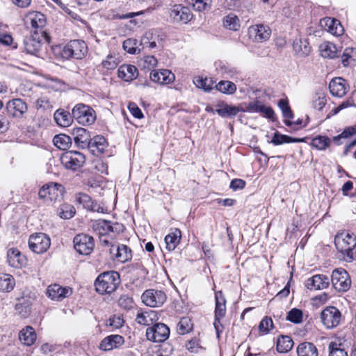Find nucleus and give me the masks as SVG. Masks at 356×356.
Listing matches in <instances>:
<instances>
[{"mask_svg":"<svg viewBox=\"0 0 356 356\" xmlns=\"http://www.w3.org/2000/svg\"><path fill=\"white\" fill-rule=\"evenodd\" d=\"M337 250L346 262L356 261V236L349 232L338 233L334 238Z\"/></svg>","mask_w":356,"mask_h":356,"instance_id":"nucleus-1","label":"nucleus"},{"mask_svg":"<svg viewBox=\"0 0 356 356\" xmlns=\"http://www.w3.org/2000/svg\"><path fill=\"white\" fill-rule=\"evenodd\" d=\"M120 283V277L118 272H104L96 279L95 287L96 291L99 294H109L116 290Z\"/></svg>","mask_w":356,"mask_h":356,"instance_id":"nucleus-2","label":"nucleus"},{"mask_svg":"<svg viewBox=\"0 0 356 356\" xmlns=\"http://www.w3.org/2000/svg\"><path fill=\"white\" fill-rule=\"evenodd\" d=\"M88 52V47L83 40H71L63 47L61 51L63 58L68 59L70 58L75 59H82Z\"/></svg>","mask_w":356,"mask_h":356,"instance_id":"nucleus-3","label":"nucleus"},{"mask_svg":"<svg viewBox=\"0 0 356 356\" xmlns=\"http://www.w3.org/2000/svg\"><path fill=\"white\" fill-rule=\"evenodd\" d=\"M64 193V187L58 183L50 182L44 184L39 191L40 199L45 202H54L60 200Z\"/></svg>","mask_w":356,"mask_h":356,"instance_id":"nucleus-4","label":"nucleus"},{"mask_svg":"<svg viewBox=\"0 0 356 356\" xmlns=\"http://www.w3.org/2000/svg\"><path fill=\"white\" fill-rule=\"evenodd\" d=\"M72 115L78 123L83 125H90L96 119L95 111L83 104H76L72 109Z\"/></svg>","mask_w":356,"mask_h":356,"instance_id":"nucleus-5","label":"nucleus"},{"mask_svg":"<svg viewBox=\"0 0 356 356\" xmlns=\"http://www.w3.org/2000/svg\"><path fill=\"white\" fill-rule=\"evenodd\" d=\"M42 39L49 42V36L44 31H41L40 33H38V31H34L30 37L26 38L24 40L26 51L30 54L38 55L42 49Z\"/></svg>","mask_w":356,"mask_h":356,"instance_id":"nucleus-6","label":"nucleus"},{"mask_svg":"<svg viewBox=\"0 0 356 356\" xmlns=\"http://www.w3.org/2000/svg\"><path fill=\"white\" fill-rule=\"evenodd\" d=\"M170 336V328L164 323H157L147 327L146 337L149 341L161 343L166 341Z\"/></svg>","mask_w":356,"mask_h":356,"instance_id":"nucleus-7","label":"nucleus"},{"mask_svg":"<svg viewBox=\"0 0 356 356\" xmlns=\"http://www.w3.org/2000/svg\"><path fill=\"white\" fill-rule=\"evenodd\" d=\"M60 161L63 165L72 170H76L85 163V156L76 151H69L62 154Z\"/></svg>","mask_w":356,"mask_h":356,"instance_id":"nucleus-8","label":"nucleus"},{"mask_svg":"<svg viewBox=\"0 0 356 356\" xmlns=\"http://www.w3.org/2000/svg\"><path fill=\"white\" fill-rule=\"evenodd\" d=\"M321 320L326 328L333 329L339 325L341 313L335 307H327L321 313Z\"/></svg>","mask_w":356,"mask_h":356,"instance_id":"nucleus-9","label":"nucleus"},{"mask_svg":"<svg viewBox=\"0 0 356 356\" xmlns=\"http://www.w3.org/2000/svg\"><path fill=\"white\" fill-rule=\"evenodd\" d=\"M50 245L49 237L44 233L31 234L29 239L30 249L37 254L45 252L49 248Z\"/></svg>","mask_w":356,"mask_h":356,"instance_id":"nucleus-10","label":"nucleus"},{"mask_svg":"<svg viewBox=\"0 0 356 356\" xmlns=\"http://www.w3.org/2000/svg\"><path fill=\"white\" fill-rule=\"evenodd\" d=\"M334 288L340 292L347 291L351 285V280L347 271L343 268L333 270L331 277Z\"/></svg>","mask_w":356,"mask_h":356,"instance_id":"nucleus-11","label":"nucleus"},{"mask_svg":"<svg viewBox=\"0 0 356 356\" xmlns=\"http://www.w3.org/2000/svg\"><path fill=\"white\" fill-rule=\"evenodd\" d=\"M74 249L80 254L89 255L94 250L95 241L92 236L86 234H79L73 240Z\"/></svg>","mask_w":356,"mask_h":356,"instance_id":"nucleus-12","label":"nucleus"},{"mask_svg":"<svg viewBox=\"0 0 356 356\" xmlns=\"http://www.w3.org/2000/svg\"><path fill=\"white\" fill-rule=\"evenodd\" d=\"M141 298L143 302L147 306L156 307L163 305L167 297L163 291L148 289L142 294Z\"/></svg>","mask_w":356,"mask_h":356,"instance_id":"nucleus-13","label":"nucleus"},{"mask_svg":"<svg viewBox=\"0 0 356 356\" xmlns=\"http://www.w3.org/2000/svg\"><path fill=\"white\" fill-rule=\"evenodd\" d=\"M170 15L174 21L181 22L183 24L188 23L193 17L191 9L188 7L181 4H176L173 6L170 10Z\"/></svg>","mask_w":356,"mask_h":356,"instance_id":"nucleus-14","label":"nucleus"},{"mask_svg":"<svg viewBox=\"0 0 356 356\" xmlns=\"http://www.w3.org/2000/svg\"><path fill=\"white\" fill-rule=\"evenodd\" d=\"M329 89L333 96L342 97L349 90V85L346 79L341 77H335L330 82Z\"/></svg>","mask_w":356,"mask_h":356,"instance_id":"nucleus-15","label":"nucleus"},{"mask_svg":"<svg viewBox=\"0 0 356 356\" xmlns=\"http://www.w3.org/2000/svg\"><path fill=\"white\" fill-rule=\"evenodd\" d=\"M6 110L8 115L21 118L27 111V106L22 99H14L6 104Z\"/></svg>","mask_w":356,"mask_h":356,"instance_id":"nucleus-16","label":"nucleus"},{"mask_svg":"<svg viewBox=\"0 0 356 356\" xmlns=\"http://www.w3.org/2000/svg\"><path fill=\"white\" fill-rule=\"evenodd\" d=\"M124 343V339L119 334L107 336L99 343V348L104 351H110L120 348Z\"/></svg>","mask_w":356,"mask_h":356,"instance_id":"nucleus-17","label":"nucleus"},{"mask_svg":"<svg viewBox=\"0 0 356 356\" xmlns=\"http://www.w3.org/2000/svg\"><path fill=\"white\" fill-rule=\"evenodd\" d=\"M72 135L76 145L81 149L88 148L90 140V133L84 128L76 127L72 129Z\"/></svg>","mask_w":356,"mask_h":356,"instance_id":"nucleus-18","label":"nucleus"},{"mask_svg":"<svg viewBox=\"0 0 356 356\" xmlns=\"http://www.w3.org/2000/svg\"><path fill=\"white\" fill-rule=\"evenodd\" d=\"M72 294L69 287H62L58 284L49 285L47 289V295L53 300L60 301Z\"/></svg>","mask_w":356,"mask_h":356,"instance_id":"nucleus-19","label":"nucleus"},{"mask_svg":"<svg viewBox=\"0 0 356 356\" xmlns=\"http://www.w3.org/2000/svg\"><path fill=\"white\" fill-rule=\"evenodd\" d=\"M110 253L115 255V259L122 263H125L132 258L131 250L126 245H112Z\"/></svg>","mask_w":356,"mask_h":356,"instance_id":"nucleus-20","label":"nucleus"},{"mask_svg":"<svg viewBox=\"0 0 356 356\" xmlns=\"http://www.w3.org/2000/svg\"><path fill=\"white\" fill-rule=\"evenodd\" d=\"M150 79L159 84L167 85L175 81V76L170 70L162 69L159 71L153 70L149 75Z\"/></svg>","mask_w":356,"mask_h":356,"instance_id":"nucleus-21","label":"nucleus"},{"mask_svg":"<svg viewBox=\"0 0 356 356\" xmlns=\"http://www.w3.org/2000/svg\"><path fill=\"white\" fill-rule=\"evenodd\" d=\"M7 262L10 266L19 268L26 263V259L17 248H10L7 252Z\"/></svg>","mask_w":356,"mask_h":356,"instance_id":"nucleus-22","label":"nucleus"},{"mask_svg":"<svg viewBox=\"0 0 356 356\" xmlns=\"http://www.w3.org/2000/svg\"><path fill=\"white\" fill-rule=\"evenodd\" d=\"M329 278L324 275H315L307 280L305 286L309 290H322L329 286Z\"/></svg>","mask_w":356,"mask_h":356,"instance_id":"nucleus-23","label":"nucleus"},{"mask_svg":"<svg viewBox=\"0 0 356 356\" xmlns=\"http://www.w3.org/2000/svg\"><path fill=\"white\" fill-rule=\"evenodd\" d=\"M321 26L327 32L337 36H339L343 33V28L339 21L331 17H325L321 20Z\"/></svg>","mask_w":356,"mask_h":356,"instance_id":"nucleus-24","label":"nucleus"},{"mask_svg":"<svg viewBox=\"0 0 356 356\" xmlns=\"http://www.w3.org/2000/svg\"><path fill=\"white\" fill-rule=\"evenodd\" d=\"M108 147V143L102 136H95L91 138L90 143L88 147L90 152L95 156H99L104 153Z\"/></svg>","mask_w":356,"mask_h":356,"instance_id":"nucleus-25","label":"nucleus"},{"mask_svg":"<svg viewBox=\"0 0 356 356\" xmlns=\"http://www.w3.org/2000/svg\"><path fill=\"white\" fill-rule=\"evenodd\" d=\"M26 23L29 22L32 29L40 33L45 26L46 17L40 12H31L26 15Z\"/></svg>","mask_w":356,"mask_h":356,"instance_id":"nucleus-26","label":"nucleus"},{"mask_svg":"<svg viewBox=\"0 0 356 356\" xmlns=\"http://www.w3.org/2000/svg\"><path fill=\"white\" fill-rule=\"evenodd\" d=\"M249 33L254 34V40L257 42H263L270 38L271 30L266 25L257 24L250 28Z\"/></svg>","mask_w":356,"mask_h":356,"instance_id":"nucleus-27","label":"nucleus"},{"mask_svg":"<svg viewBox=\"0 0 356 356\" xmlns=\"http://www.w3.org/2000/svg\"><path fill=\"white\" fill-rule=\"evenodd\" d=\"M118 77L125 81H131L138 76L136 67L132 65H122L118 70Z\"/></svg>","mask_w":356,"mask_h":356,"instance_id":"nucleus-28","label":"nucleus"},{"mask_svg":"<svg viewBox=\"0 0 356 356\" xmlns=\"http://www.w3.org/2000/svg\"><path fill=\"white\" fill-rule=\"evenodd\" d=\"M298 356H318L319 353L315 344L309 341L300 343L296 347Z\"/></svg>","mask_w":356,"mask_h":356,"instance_id":"nucleus-29","label":"nucleus"},{"mask_svg":"<svg viewBox=\"0 0 356 356\" xmlns=\"http://www.w3.org/2000/svg\"><path fill=\"white\" fill-rule=\"evenodd\" d=\"M159 319L156 312L149 310L138 312L136 315V321L140 325L149 326Z\"/></svg>","mask_w":356,"mask_h":356,"instance_id":"nucleus-30","label":"nucleus"},{"mask_svg":"<svg viewBox=\"0 0 356 356\" xmlns=\"http://www.w3.org/2000/svg\"><path fill=\"white\" fill-rule=\"evenodd\" d=\"M181 237V232L179 229L174 228L171 229L165 237V243L166 244V249L169 251L174 250L177 245L179 243Z\"/></svg>","mask_w":356,"mask_h":356,"instance_id":"nucleus-31","label":"nucleus"},{"mask_svg":"<svg viewBox=\"0 0 356 356\" xmlns=\"http://www.w3.org/2000/svg\"><path fill=\"white\" fill-rule=\"evenodd\" d=\"M36 337L35 330L31 326L25 327L19 333L20 341L27 346L33 345L36 340Z\"/></svg>","mask_w":356,"mask_h":356,"instance_id":"nucleus-32","label":"nucleus"},{"mask_svg":"<svg viewBox=\"0 0 356 356\" xmlns=\"http://www.w3.org/2000/svg\"><path fill=\"white\" fill-rule=\"evenodd\" d=\"M219 107L216 110V112L222 118H228L235 117L241 109L235 106L229 105L224 102H222L221 104H218Z\"/></svg>","mask_w":356,"mask_h":356,"instance_id":"nucleus-33","label":"nucleus"},{"mask_svg":"<svg viewBox=\"0 0 356 356\" xmlns=\"http://www.w3.org/2000/svg\"><path fill=\"white\" fill-rule=\"evenodd\" d=\"M75 202L81 205L84 209L93 211H99V208H97L96 204L94 203L91 197L83 193H78L75 195Z\"/></svg>","mask_w":356,"mask_h":356,"instance_id":"nucleus-34","label":"nucleus"},{"mask_svg":"<svg viewBox=\"0 0 356 356\" xmlns=\"http://www.w3.org/2000/svg\"><path fill=\"white\" fill-rule=\"evenodd\" d=\"M54 117L57 124L63 127H69L72 124L74 118L72 115L68 111L60 109L57 110L54 113Z\"/></svg>","mask_w":356,"mask_h":356,"instance_id":"nucleus-35","label":"nucleus"},{"mask_svg":"<svg viewBox=\"0 0 356 356\" xmlns=\"http://www.w3.org/2000/svg\"><path fill=\"white\" fill-rule=\"evenodd\" d=\"M15 309L24 317L27 316L31 312V301L29 297H17Z\"/></svg>","mask_w":356,"mask_h":356,"instance_id":"nucleus-36","label":"nucleus"},{"mask_svg":"<svg viewBox=\"0 0 356 356\" xmlns=\"http://www.w3.org/2000/svg\"><path fill=\"white\" fill-rule=\"evenodd\" d=\"M216 308L215 316L217 318H222L226 312V300L222 291H217L215 294Z\"/></svg>","mask_w":356,"mask_h":356,"instance_id":"nucleus-37","label":"nucleus"},{"mask_svg":"<svg viewBox=\"0 0 356 356\" xmlns=\"http://www.w3.org/2000/svg\"><path fill=\"white\" fill-rule=\"evenodd\" d=\"M293 344V341L291 337L281 335L277 339L276 348L279 353H286L292 349Z\"/></svg>","mask_w":356,"mask_h":356,"instance_id":"nucleus-38","label":"nucleus"},{"mask_svg":"<svg viewBox=\"0 0 356 356\" xmlns=\"http://www.w3.org/2000/svg\"><path fill=\"white\" fill-rule=\"evenodd\" d=\"M15 285V279L11 275L0 273V292H10Z\"/></svg>","mask_w":356,"mask_h":356,"instance_id":"nucleus-39","label":"nucleus"},{"mask_svg":"<svg viewBox=\"0 0 356 356\" xmlns=\"http://www.w3.org/2000/svg\"><path fill=\"white\" fill-rule=\"evenodd\" d=\"M159 35L156 30H149L141 39V44L148 47L150 49L156 47L157 41H159Z\"/></svg>","mask_w":356,"mask_h":356,"instance_id":"nucleus-40","label":"nucleus"},{"mask_svg":"<svg viewBox=\"0 0 356 356\" xmlns=\"http://www.w3.org/2000/svg\"><path fill=\"white\" fill-rule=\"evenodd\" d=\"M92 228L95 232L100 236H104L110 233V221L105 220H95L92 224Z\"/></svg>","mask_w":356,"mask_h":356,"instance_id":"nucleus-41","label":"nucleus"},{"mask_svg":"<svg viewBox=\"0 0 356 356\" xmlns=\"http://www.w3.org/2000/svg\"><path fill=\"white\" fill-rule=\"evenodd\" d=\"M53 143L54 145L60 149L65 150L70 147L72 139L69 136L60 134L54 137Z\"/></svg>","mask_w":356,"mask_h":356,"instance_id":"nucleus-42","label":"nucleus"},{"mask_svg":"<svg viewBox=\"0 0 356 356\" xmlns=\"http://www.w3.org/2000/svg\"><path fill=\"white\" fill-rule=\"evenodd\" d=\"M302 141V139L293 138L286 135L281 134L278 132H275L272 138L270 143L275 145H280L284 143H300Z\"/></svg>","mask_w":356,"mask_h":356,"instance_id":"nucleus-43","label":"nucleus"},{"mask_svg":"<svg viewBox=\"0 0 356 356\" xmlns=\"http://www.w3.org/2000/svg\"><path fill=\"white\" fill-rule=\"evenodd\" d=\"M293 50L296 54L300 57H305L307 56L311 49V47L307 40H296L293 44Z\"/></svg>","mask_w":356,"mask_h":356,"instance_id":"nucleus-44","label":"nucleus"},{"mask_svg":"<svg viewBox=\"0 0 356 356\" xmlns=\"http://www.w3.org/2000/svg\"><path fill=\"white\" fill-rule=\"evenodd\" d=\"M321 54L324 58H334L337 56L338 49L332 42H325L321 45Z\"/></svg>","mask_w":356,"mask_h":356,"instance_id":"nucleus-45","label":"nucleus"},{"mask_svg":"<svg viewBox=\"0 0 356 356\" xmlns=\"http://www.w3.org/2000/svg\"><path fill=\"white\" fill-rule=\"evenodd\" d=\"M214 88L225 95H233L236 91V86L229 81H220L215 85Z\"/></svg>","mask_w":356,"mask_h":356,"instance_id":"nucleus-46","label":"nucleus"},{"mask_svg":"<svg viewBox=\"0 0 356 356\" xmlns=\"http://www.w3.org/2000/svg\"><path fill=\"white\" fill-rule=\"evenodd\" d=\"M331 145V140L325 136H317L312 140V145L318 150H325Z\"/></svg>","mask_w":356,"mask_h":356,"instance_id":"nucleus-47","label":"nucleus"},{"mask_svg":"<svg viewBox=\"0 0 356 356\" xmlns=\"http://www.w3.org/2000/svg\"><path fill=\"white\" fill-rule=\"evenodd\" d=\"M58 215L63 219H70L76 213L75 208L70 204H63L58 208Z\"/></svg>","mask_w":356,"mask_h":356,"instance_id":"nucleus-48","label":"nucleus"},{"mask_svg":"<svg viewBox=\"0 0 356 356\" xmlns=\"http://www.w3.org/2000/svg\"><path fill=\"white\" fill-rule=\"evenodd\" d=\"M193 83L197 88H201L205 92H210L213 88H215L213 86V81L211 79L197 76L193 80Z\"/></svg>","mask_w":356,"mask_h":356,"instance_id":"nucleus-49","label":"nucleus"},{"mask_svg":"<svg viewBox=\"0 0 356 356\" xmlns=\"http://www.w3.org/2000/svg\"><path fill=\"white\" fill-rule=\"evenodd\" d=\"M193 330V323L190 318L182 317L177 325V331L179 334H186Z\"/></svg>","mask_w":356,"mask_h":356,"instance_id":"nucleus-50","label":"nucleus"},{"mask_svg":"<svg viewBox=\"0 0 356 356\" xmlns=\"http://www.w3.org/2000/svg\"><path fill=\"white\" fill-rule=\"evenodd\" d=\"M188 3L199 12H202L211 8L212 0H186Z\"/></svg>","mask_w":356,"mask_h":356,"instance_id":"nucleus-51","label":"nucleus"},{"mask_svg":"<svg viewBox=\"0 0 356 356\" xmlns=\"http://www.w3.org/2000/svg\"><path fill=\"white\" fill-rule=\"evenodd\" d=\"M223 25L229 30L237 31L240 27L239 19L236 15H228L223 19Z\"/></svg>","mask_w":356,"mask_h":356,"instance_id":"nucleus-52","label":"nucleus"},{"mask_svg":"<svg viewBox=\"0 0 356 356\" xmlns=\"http://www.w3.org/2000/svg\"><path fill=\"white\" fill-rule=\"evenodd\" d=\"M120 63V57L115 54H108L102 61V65L107 70H114Z\"/></svg>","mask_w":356,"mask_h":356,"instance_id":"nucleus-53","label":"nucleus"},{"mask_svg":"<svg viewBox=\"0 0 356 356\" xmlns=\"http://www.w3.org/2000/svg\"><path fill=\"white\" fill-rule=\"evenodd\" d=\"M123 49L128 53L134 54L139 53L140 49L138 47V41L136 39L128 38L123 42Z\"/></svg>","mask_w":356,"mask_h":356,"instance_id":"nucleus-54","label":"nucleus"},{"mask_svg":"<svg viewBox=\"0 0 356 356\" xmlns=\"http://www.w3.org/2000/svg\"><path fill=\"white\" fill-rule=\"evenodd\" d=\"M354 49L353 48H346L341 55V63L344 67H348L355 62L353 56Z\"/></svg>","mask_w":356,"mask_h":356,"instance_id":"nucleus-55","label":"nucleus"},{"mask_svg":"<svg viewBox=\"0 0 356 356\" xmlns=\"http://www.w3.org/2000/svg\"><path fill=\"white\" fill-rule=\"evenodd\" d=\"M157 59L154 56H145L140 61L142 67L151 70L157 66Z\"/></svg>","mask_w":356,"mask_h":356,"instance_id":"nucleus-56","label":"nucleus"},{"mask_svg":"<svg viewBox=\"0 0 356 356\" xmlns=\"http://www.w3.org/2000/svg\"><path fill=\"white\" fill-rule=\"evenodd\" d=\"M273 327V322L271 318L265 316L259 325V330L263 334H266Z\"/></svg>","mask_w":356,"mask_h":356,"instance_id":"nucleus-57","label":"nucleus"},{"mask_svg":"<svg viewBox=\"0 0 356 356\" xmlns=\"http://www.w3.org/2000/svg\"><path fill=\"white\" fill-rule=\"evenodd\" d=\"M278 106L282 110L283 116L289 120L293 118V111L289 106L288 101L284 99H281L278 102Z\"/></svg>","mask_w":356,"mask_h":356,"instance_id":"nucleus-58","label":"nucleus"},{"mask_svg":"<svg viewBox=\"0 0 356 356\" xmlns=\"http://www.w3.org/2000/svg\"><path fill=\"white\" fill-rule=\"evenodd\" d=\"M341 344L336 342H331L329 344V356H348L347 353L340 348Z\"/></svg>","mask_w":356,"mask_h":356,"instance_id":"nucleus-59","label":"nucleus"},{"mask_svg":"<svg viewBox=\"0 0 356 356\" xmlns=\"http://www.w3.org/2000/svg\"><path fill=\"white\" fill-rule=\"evenodd\" d=\"M286 320L294 323H300L302 320V312L296 308L292 309L288 313L286 316Z\"/></svg>","mask_w":356,"mask_h":356,"instance_id":"nucleus-60","label":"nucleus"},{"mask_svg":"<svg viewBox=\"0 0 356 356\" xmlns=\"http://www.w3.org/2000/svg\"><path fill=\"white\" fill-rule=\"evenodd\" d=\"M118 303L119 307L125 310H129L134 307L133 299L127 295L121 296L118 300Z\"/></svg>","mask_w":356,"mask_h":356,"instance_id":"nucleus-61","label":"nucleus"},{"mask_svg":"<svg viewBox=\"0 0 356 356\" xmlns=\"http://www.w3.org/2000/svg\"><path fill=\"white\" fill-rule=\"evenodd\" d=\"M262 103L259 101H254L248 104L245 109H241L243 112L260 113L261 111Z\"/></svg>","mask_w":356,"mask_h":356,"instance_id":"nucleus-62","label":"nucleus"},{"mask_svg":"<svg viewBox=\"0 0 356 356\" xmlns=\"http://www.w3.org/2000/svg\"><path fill=\"white\" fill-rule=\"evenodd\" d=\"M327 99L324 94L317 95V97L313 101L314 108L321 110L326 104Z\"/></svg>","mask_w":356,"mask_h":356,"instance_id":"nucleus-63","label":"nucleus"},{"mask_svg":"<svg viewBox=\"0 0 356 356\" xmlns=\"http://www.w3.org/2000/svg\"><path fill=\"white\" fill-rule=\"evenodd\" d=\"M186 348L191 353H197L201 346L199 340L197 338H193L186 344Z\"/></svg>","mask_w":356,"mask_h":356,"instance_id":"nucleus-64","label":"nucleus"}]
</instances>
